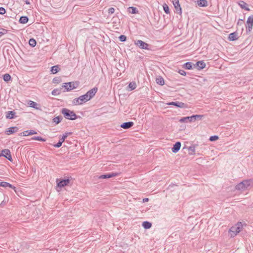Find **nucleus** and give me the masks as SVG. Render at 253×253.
Returning a JSON list of instances; mask_svg holds the SVG:
<instances>
[{"instance_id":"47","label":"nucleus","mask_w":253,"mask_h":253,"mask_svg":"<svg viewBox=\"0 0 253 253\" xmlns=\"http://www.w3.org/2000/svg\"><path fill=\"white\" fill-rule=\"evenodd\" d=\"M148 201H149V199H148V198H144V199H143V200H142V202H143V203L147 202H148Z\"/></svg>"},{"instance_id":"46","label":"nucleus","mask_w":253,"mask_h":253,"mask_svg":"<svg viewBox=\"0 0 253 253\" xmlns=\"http://www.w3.org/2000/svg\"><path fill=\"white\" fill-rule=\"evenodd\" d=\"M29 131L30 135L35 134L37 133V131H36L35 130H33V129L29 130Z\"/></svg>"},{"instance_id":"7","label":"nucleus","mask_w":253,"mask_h":253,"mask_svg":"<svg viewBox=\"0 0 253 253\" xmlns=\"http://www.w3.org/2000/svg\"><path fill=\"white\" fill-rule=\"evenodd\" d=\"M135 45L138 46L139 48L143 49H148L149 44L144 42L138 40L134 41Z\"/></svg>"},{"instance_id":"5","label":"nucleus","mask_w":253,"mask_h":253,"mask_svg":"<svg viewBox=\"0 0 253 253\" xmlns=\"http://www.w3.org/2000/svg\"><path fill=\"white\" fill-rule=\"evenodd\" d=\"M203 115H194L189 117H183L179 120L180 123L193 122L197 120H201L203 118Z\"/></svg>"},{"instance_id":"10","label":"nucleus","mask_w":253,"mask_h":253,"mask_svg":"<svg viewBox=\"0 0 253 253\" xmlns=\"http://www.w3.org/2000/svg\"><path fill=\"white\" fill-rule=\"evenodd\" d=\"M56 181L57 182V186L60 188H62L69 184L70 180L69 179H62L59 181L58 179H57Z\"/></svg>"},{"instance_id":"35","label":"nucleus","mask_w":253,"mask_h":253,"mask_svg":"<svg viewBox=\"0 0 253 253\" xmlns=\"http://www.w3.org/2000/svg\"><path fill=\"white\" fill-rule=\"evenodd\" d=\"M36 43L37 42L34 39H30L29 41V44L32 47H35L36 45Z\"/></svg>"},{"instance_id":"27","label":"nucleus","mask_w":253,"mask_h":253,"mask_svg":"<svg viewBox=\"0 0 253 253\" xmlns=\"http://www.w3.org/2000/svg\"><path fill=\"white\" fill-rule=\"evenodd\" d=\"M239 4L242 8L245 9L246 10H250V9L248 7L246 6L247 3L246 2H245L244 1H242V0L240 1L239 2Z\"/></svg>"},{"instance_id":"26","label":"nucleus","mask_w":253,"mask_h":253,"mask_svg":"<svg viewBox=\"0 0 253 253\" xmlns=\"http://www.w3.org/2000/svg\"><path fill=\"white\" fill-rule=\"evenodd\" d=\"M59 70L60 68L58 65L53 66L51 68V72L54 74L57 73Z\"/></svg>"},{"instance_id":"1","label":"nucleus","mask_w":253,"mask_h":253,"mask_svg":"<svg viewBox=\"0 0 253 253\" xmlns=\"http://www.w3.org/2000/svg\"><path fill=\"white\" fill-rule=\"evenodd\" d=\"M97 90V87H94L88 90L85 94L74 99L72 101L73 104L74 105H81L90 100L95 96Z\"/></svg>"},{"instance_id":"9","label":"nucleus","mask_w":253,"mask_h":253,"mask_svg":"<svg viewBox=\"0 0 253 253\" xmlns=\"http://www.w3.org/2000/svg\"><path fill=\"white\" fill-rule=\"evenodd\" d=\"M0 156L4 157L5 158H6L10 161H12V158L10 154V152L8 149H5L2 150L1 153L0 154Z\"/></svg>"},{"instance_id":"33","label":"nucleus","mask_w":253,"mask_h":253,"mask_svg":"<svg viewBox=\"0 0 253 253\" xmlns=\"http://www.w3.org/2000/svg\"><path fill=\"white\" fill-rule=\"evenodd\" d=\"M62 116H59L56 117L54 118H53V121L54 123H55V124L57 125L61 122V121H62Z\"/></svg>"},{"instance_id":"13","label":"nucleus","mask_w":253,"mask_h":253,"mask_svg":"<svg viewBox=\"0 0 253 253\" xmlns=\"http://www.w3.org/2000/svg\"><path fill=\"white\" fill-rule=\"evenodd\" d=\"M134 125L132 122H127L123 123L121 125V127L124 129H128L132 127Z\"/></svg>"},{"instance_id":"28","label":"nucleus","mask_w":253,"mask_h":253,"mask_svg":"<svg viewBox=\"0 0 253 253\" xmlns=\"http://www.w3.org/2000/svg\"><path fill=\"white\" fill-rule=\"evenodd\" d=\"M29 106L30 107L35 108L37 110H40V108L37 107L38 104L36 102H34L33 101H30Z\"/></svg>"},{"instance_id":"21","label":"nucleus","mask_w":253,"mask_h":253,"mask_svg":"<svg viewBox=\"0 0 253 253\" xmlns=\"http://www.w3.org/2000/svg\"><path fill=\"white\" fill-rule=\"evenodd\" d=\"M28 17L26 16H22L20 17L19 22L21 24H25L28 21Z\"/></svg>"},{"instance_id":"2","label":"nucleus","mask_w":253,"mask_h":253,"mask_svg":"<svg viewBox=\"0 0 253 253\" xmlns=\"http://www.w3.org/2000/svg\"><path fill=\"white\" fill-rule=\"evenodd\" d=\"M253 185V182L252 179H247L238 183L235 187L237 190L245 191L247 188Z\"/></svg>"},{"instance_id":"36","label":"nucleus","mask_w":253,"mask_h":253,"mask_svg":"<svg viewBox=\"0 0 253 253\" xmlns=\"http://www.w3.org/2000/svg\"><path fill=\"white\" fill-rule=\"evenodd\" d=\"M128 9H131V11H129V12L132 14H136L138 12V10L136 7H129Z\"/></svg>"},{"instance_id":"19","label":"nucleus","mask_w":253,"mask_h":253,"mask_svg":"<svg viewBox=\"0 0 253 253\" xmlns=\"http://www.w3.org/2000/svg\"><path fill=\"white\" fill-rule=\"evenodd\" d=\"M18 130V128L16 126H13L9 127L7 130V134H11L13 133L14 132H17Z\"/></svg>"},{"instance_id":"3","label":"nucleus","mask_w":253,"mask_h":253,"mask_svg":"<svg viewBox=\"0 0 253 253\" xmlns=\"http://www.w3.org/2000/svg\"><path fill=\"white\" fill-rule=\"evenodd\" d=\"M243 228L241 222H237L234 226L231 227L229 230V234L231 237H234L239 233Z\"/></svg>"},{"instance_id":"24","label":"nucleus","mask_w":253,"mask_h":253,"mask_svg":"<svg viewBox=\"0 0 253 253\" xmlns=\"http://www.w3.org/2000/svg\"><path fill=\"white\" fill-rule=\"evenodd\" d=\"M183 67L185 69L190 70L192 68V63L190 62H186L183 64Z\"/></svg>"},{"instance_id":"34","label":"nucleus","mask_w":253,"mask_h":253,"mask_svg":"<svg viewBox=\"0 0 253 253\" xmlns=\"http://www.w3.org/2000/svg\"><path fill=\"white\" fill-rule=\"evenodd\" d=\"M128 87L130 88V90H134V89L136 88V83L135 82H130L129 84H128Z\"/></svg>"},{"instance_id":"51","label":"nucleus","mask_w":253,"mask_h":253,"mask_svg":"<svg viewBox=\"0 0 253 253\" xmlns=\"http://www.w3.org/2000/svg\"><path fill=\"white\" fill-rule=\"evenodd\" d=\"M239 23H240V22L238 21V24H239Z\"/></svg>"},{"instance_id":"44","label":"nucleus","mask_w":253,"mask_h":253,"mask_svg":"<svg viewBox=\"0 0 253 253\" xmlns=\"http://www.w3.org/2000/svg\"><path fill=\"white\" fill-rule=\"evenodd\" d=\"M115 12V9L113 7L109 8L108 9V13L112 14Z\"/></svg>"},{"instance_id":"45","label":"nucleus","mask_w":253,"mask_h":253,"mask_svg":"<svg viewBox=\"0 0 253 253\" xmlns=\"http://www.w3.org/2000/svg\"><path fill=\"white\" fill-rule=\"evenodd\" d=\"M178 72L179 74L183 76H185L186 75V72L183 70H179Z\"/></svg>"},{"instance_id":"23","label":"nucleus","mask_w":253,"mask_h":253,"mask_svg":"<svg viewBox=\"0 0 253 253\" xmlns=\"http://www.w3.org/2000/svg\"><path fill=\"white\" fill-rule=\"evenodd\" d=\"M142 226L145 229H148L151 227L152 223L149 221H145L143 222Z\"/></svg>"},{"instance_id":"25","label":"nucleus","mask_w":253,"mask_h":253,"mask_svg":"<svg viewBox=\"0 0 253 253\" xmlns=\"http://www.w3.org/2000/svg\"><path fill=\"white\" fill-rule=\"evenodd\" d=\"M15 113L14 111H8L7 112L6 117L7 119H11L14 118Z\"/></svg>"},{"instance_id":"8","label":"nucleus","mask_w":253,"mask_h":253,"mask_svg":"<svg viewBox=\"0 0 253 253\" xmlns=\"http://www.w3.org/2000/svg\"><path fill=\"white\" fill-rule=\"evenodd\" d=\"M253 26V15L250 16L247 21V32H250Z\"/></svg>"},{"instance_id":"31","label":"nucleus","mask_w":253,"mask_h":253,"mask_svg":"<svg viewBox=\"0 0 253 253\" xmlns=\"http://www.w3.org/2000/svg\"><path fill=\"white\" fill-rule=\"evenodd\" d=\"M3 79L5 82H8L11 80V77L9 74H5L3 75Z\"/></svg>"},{"instance_id":"30","label":"nucleus","mask_w":253,"mask_h":253,"mask_svg":"<svg viewBox=\"0 0 253 253\" xmlns=\"http://www.w3.org/2000/svg\"><path fill=\"white\" fill-rule=\"evenodd\" d=\"M156 81L157 84H158L160 85H163L165 84L164 80L161 77H160L157 78Z\"/></svg>"},{"instance_id":"32","label":"nucleus","mask_w":253,"mask_h":253,"mask_svg":"<svg viewBox=\"0 0 253 253\" xmlns=\"http://www.w3.org/2000/svg\"><path fill=\"white\" fill-rule=\"evenodd\" d=\"M61 89L55 88L51 91V94L54 96L58 95L61 93Z\"/></svg>"},{"instance_id":"29","label":"nucleus","mask_w":253,"mask_h":253,"mask_svg":"<svg viewBox=\"0 0 253 253\" xmlns=\"http://www.w3.org/2000/svg\"><path fill=\"white\" fill-rule=\"evenodd\" d=\"M31 140H38V141H43V142H44V141H46L45 139L43 138L42 137L38 136H33V137H31Z\"/></svg>"},{"instance_id":"37","label":"nucleus","mask_w":253,"mask_h":253,"mask_svg":"<svg viewBox=\"0 0 253 253\" xmlns=\"http://www.w3.org/2000/svg\"><path fill=\"white\" fill-rule=\"evenodd\" d=\"M163 6V9H164V11L165 12V13L167 14H169L170 13V11H169V7L168 5L167 4L165 3Z\"/></svg>"},{"instance_id":"12","label":"nucleus","mask_w":253,"mask_h":253,"mask_svg":"<svg viewBox=\"0 0 253 253\" xmlns=\"http://www.w3.org/2000/svg\"><path fill=\"white\" fill-rule=\"evenodd\" d=\"M169 105H173L178 108H184L187 107L186 104L181 102H171L168 104Z\"/></svg>"},{"instance_id":"40","label":"nucleus","mask_w":253,"mask_h":253,"mask_svg":"<svg viewBox=\"0 0 253 253\" xmlns=\"http://www.w3.org/2000/svg\"><path fill=\"white\" fill-rule=\"evenodd\" d=\"M119 39L121 42H125L126 40V36L122 35L119 37Z\"/></svg>"},{"instance_id":"49","label":"nucleus","mask_w":253,"mask_h":253,"mask_svg":"<svg viewBox=\"0 0 253 253\" xmlns=\"http://www.w3.org/2000/svg\"><path fill=\"white\" fill-rule=\"evenodd\" d=\"M25 3L28 5L30 4V2L28 0H25Z\"/></svg>"},{"instance_id":"48","label":"nucleus","mask_w":253,"mask_h":253,"mask_svg":"<svg viewBox=\"0 0 253 253\" xmlns=\"http://www.w3.org/2000/svg\"><path fill=\"white\" fill-rule=\"evenodd\" d=\"M189 150L194 152L195 151V147L191 146L189 147Z\"/></svg>"},{"instance_id":"6","label":"nucleus","mask_w":253,"mask_h":253,"mask_svg":"<svg viewBox=\"0 0 253 253\" xmlns=\"http://www.w3.org/2000/svg\"><path fill=\"white\" fill-rule=\"evenodd\" d=\"M78 84L74 82H69L64 83L62 86L64 87L66 91H70L78 87Z\"/></svg>"},{"instance_id":"4","label":"nucleus","mask_w":253,"mask_h":253,"mask_svg":"<svg viewBox=\"0 0 253 253\" xmlns=\"http://www.w3.org/2000/svg\"><path fill=\"white\" fill-rule=\"evenodd\" d=\"M62 114L64 115V117L70 120H75L77 118V116L73 111L67 108H63L61 110Z\"/></svg>"},{"instance_id":"16","label":"nucleus","mask_w":253,"mask_h":253,"mask_svg":"<svg viewBox=\"0 0 253 253\" xmlns=\"http://www.w3.org/2000/svg\"><path fill=\"white\" fill-rule=\"evenodd\" d=\"M117 175L116 173H107L105 174H102L99 176V178L100 179H105L112 177L113 176H115Z\"/></svg>"},{"instance_id":"50","label":"nucleus","mask_w":253,"mask_h":253,"mask_svg":"<svg viewBox=\"0 0 253 253\" xmlns=\"http://www.w3.org/2000/svg\"><path fill=\"white\" fill-rule=\"evenodd\" d=\"M239 23H240V22L238 21V24H239Z\"/></svg>"},{"instance_id":"15","label":"nucleus","mask_w":253,"mask_h":253,"mask_svg":"<svg viewBox=\"0 0 253 253\" xmlns=\"http://www.w3.org/2000/svg\"><path fill=\"white\" fill-rule=\"evenodd\" d=\"M238 39V33L237 32H233L230 33L228 36V40L230 41H234Z\"/></svg>"},{"instance_id":"39","label":"nucleus","mask_w":253,"mask_h":253,"mask_svg":"<svg viewBox=\"0 0 253 253\" xmlns=\"http://www.w3.org/2000/svg\"><path fill=\"white\" fill-rule=\"evenodd\" d=\"M218 139V136L217 135H212L210 137L209 140L211 141H214L217 140Z\"/></svg>"},{"instance_id":"22","label":"nucleus","mask_w":253,"mask_h":253,"mask_svg":"<svg viewBox=\"0 0 253 253\" xmlns=\"http://www.w3.org/2000/svg\"><path fill=\"white\" fill-rule=\"evenodd\" d=\"M72 134V132H67L64 133L60 138V140L62 141L63 142H64L65 139L69 135Z\"/></svg>"},{"instance_id":"11","label":"nucleus","mask_w":253,"mask_h":253,"mask_svg":"<svg viewBox=\"0 0 253 253\" xmlns=\"http://www.w3.org/2000/svg\"><path fill=\"white\" fill-rule=\"evenodd\" d=\"M172 2L176 13L181 14L182 13V9L179 4V0H172Z\"/></svg>"},{"instance_id":"38","label":"nucleus","mask_w":253,"mask_h":253,"mask_svg":"<svg viewBox=\"0 0 253 253\" xmlns=\"http://www.w3.org/2000/svg\"><path fill=\"white\" fill-rule=\"evenodd\" d=\"M61 81V79L60 77H55L53 79V83L54 84H58Z\"/></svg>"},{"instance_id":"43","label":"nucleus","mask_w":253,"mask_h":253,"mask_svg":"<svg viewBox=\"0 0 253 253\" xmlns=\"http://www.w3.org/2000/svg\"><path fill=\"white\" fill-rule=\"evenodd\" d=\"M6 11L4 8L0 7V14L3 15L5 13Z\"/></svg>"},{"instance_id":"14","label":"nucleus","mask_w":253,"mask_h":253,"mask_svg":"<svg viewBox=\"0 0 253 253\" xmlns=\"http://www.w3.org/2000/svg\"><path fill=\"white\" fill-rule=\"evenodd\" d=\"M181 147V143L180 142H176L173 146L171 150L172 152L177 153L180 148Z\"/></svg>"},{"instance_id":"17","label":"nucleus","mask_w":253,"mask_h":253,"mask_svg":"<svg viewBox=\"0 0 253 253\" xmlns=\"http://www.w3.org/2000/svg\"><path fill=\"white\" fill-rule=\"evenodd\" d=\"M0 186L3 187H8L9 188H11L14 190L15 189V187L11 185V184L4 182V181H1L0 182Z\"/></svg>"},{"instance_id":"41","label":"nucleus","mask_w":253,"mask_h":253,"mask_svg":"<svg viewBox=\"0 0 253 253\" xmlns=\"http://www.w3.org/2000/svg\"><path fill=\"white\" fill-rule=\"evenodd\" d=\"M19 135H20V136H24L30 135L29 130L24 131L23 132H21L19 134Z\"/></svg>"},{"instance_id":"42","label":"nucleus","mask_w":253,"mask_h":253,"mask_svg":"<svg viewBox=\"0 0 253 253\" xmlns=\"http://www.w3.org/2000/svg\"><path fill=\"white\" fill-rule=\"evenodd\" d=\"M62 143L63 142L59 139L58 142L56 144H54L53 146L54 147L59 148L62 146Z\"/></svg>"},{"instance_id":"20","label":"nucleus","mask_w":253,"mask_h":253,"mask_svg":"<svg viewBox=\"0 0 253 253\" xmlns=\"http://www.w3.org/2000/svg\"><path fill=\"white\" fill-rule=\"evenodd\" d=\"M197 4L201 7H206L208 5V2L206 0H197Z\"/></svg>"},{"instance_id":"18","label":"nucleus","mask_w":253,"mask_h":253,"mask_svg":"<svg viewBox=\"0 0 253 253\" xmlns=\"http://www.w3.org/2000/svg\"><path fill=\"white\" fill-rule=\"evenodd\" d=\"M196 65L197 66L198 70H201L205 67L206 64L203 61H199L196 63Z\"/></svg>"}]
</instances>
